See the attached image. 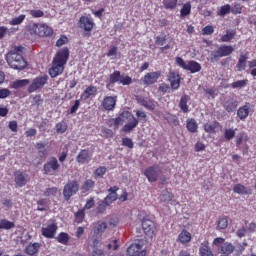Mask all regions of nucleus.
<instances>
[{"instance_id": "nucleus-1", "label": "nucleus", "mask_w": 256, "mask_h": 256, "mask_svg": "<svg viewBox=\"0 0 256 256\" xmlns=\"http://www.w3.org/2000/svg\"><path fill=\"white\" fill-rule=\"evenodd\" d=\"M122 117H126L128 121V123L122 128L124 133H131V131H133V129H135L139 123H147V113H145L143 110L136 111L137 118H135V116L129 111L122 112Z\"/></svg>"}, {"instance_id": "nucleus-2", "label": "nucleus", "mask_w": 256, "mask_h": 256, "mask_svg": "<svg viewBox=\"0 0 256 256\" xmlns=\"http://www.w3.org/2000/svg\"><path fill=\"white\" fill-rule=\"evenodd\" d=\"M144 175L148 179L149 183H157V181H161V185H165L167 182V178L162 176L163 170L160 165L154 164L152 166L147 167L144 170Z\"/></svg>"}, {"instance_id": "nucleus-3", "label": "nucleus", "mask_w": 256, "mask_h": 256, "mask_svg": "<svg viewBox=\"0 0 256 256\" xmlns=\"http://www.w3.org/2000/svg\"><path fill=\"white\" fill-rule=\"evenodd\" d=\"M6 61L11 69H15L17 71H22L27 67V60L20 53L9 51L6 54Z\"/></svg>"}, {"instance_id": "nucleus-4", "label": "nucleus", "mask_w": 256, "mask_h": 256, "mask_svg": "<svg viewBox=\"0 0 256 256\" xmlns=\"http://www.w3.org/2000/svg\"><path fill=\"white\" fill-rule=\"evenodd\" d=\"M27 31L30 35L37 37H51L53 35V28L43 23H32L27 26Z\"/></svg>"}, {"instance_id": "nucleus-5", "label": "nucleus", "mask_w": 256, "mask_h": 256, "mask_svg": "<svg viewBox=\"0 0 256 256\" xmlns=\"http://www.w3.org/2000/svg\"><path fill=\"white\" fill-rule=\"evenodd\" d=\"M115 83H119L120 85H131L133 83V79L131 76L121 75V71L115 70L112 74L109 75L108 80L106 81L107 89H111L115 85Z\"/></svg>"}, {"instance_id": "nucleus-6", "label": "nucleus", "mask_w": 256, "mask_h": 256, "mask_svg": "<svg viewBox=\"0 0 256 256\" xmlns=\"http://www.w3.org/2000/svg\"><path fill=\"white\" fill-rule=\"evenodd\" d=\"M175 63L178 67H181V69H184V71H189L190 73H199L201 71V64L195 60H190L188 62H185L183 58L177 56L175 58Z\"/></svg>"}, {"instance_id": "nucleus-7", "label": "nucleus", "mask_w": 256, "mask_h": 256, "mask_svg": "<svg viewBox=\"0 0 256 256\" xmlns=\"http://www.w3.org/2000/svg\"><path fill=\"white\" fill-rule=\"evenodd\" d=\"M80 29L84 30V37H91V31L95 29V21L93 18L87 16H81L78 21Z\"/></svg>"}, {"instance_id": "nucleus-8", "label": "nucleus", "mask_w": 256, "mask_h": 256, "mask_svg": "<svg viewBox=\"0 0 256 256\" xmlns=\"http://www.w3.org/2000/svg\"><path fill=\"white\" fill-rule=\"evenodd\" d=\"M79 191V182L76 180H69L63 188V196L65 201H69L73 195Z\"/></svg>"}, {"instance_id": "nucleus-9", "label": "nucleus", "mask_w": 256, "mask_h": 256, "mask_svg": "<svg viewBox=\"0 0 256 256\" xmlns=\"http://www.w3.org/2000/svg\"><path fill=\"white\" fill-rule=\"evenodd\" d=\"M61 169V164L56 157H51L43 166L44 175H55L57 170Z\"/></svg>"}, {"instance_id": "nucleus-10", "label": "nucleus", "mask_w": 256, "mask_h": 256, "mask_svg": "<svg viewBox=\"0 0 256 256\" xmlns=\"http://www.w3.org/2000/svg\"><path fill=\"white\" fill-rule=\"evenodd\" d=\"M142 229L145 235L150 237V239H153V237L157 235V224H155L151 219L143 218Z\"/></svg>"}, {"instance_id": "nucleus-11", "label": "nucleus", "mask_w": 256, "mask_h": 256, "mask_svg": "<svg viewBox=\"0 0 256 256\" xmlns=\"http://www.w3.org/2000/svg\"><path fill=\"white\" fill-rule=\"evenodd\" d=\"M49 81V76L43 75L36 77L28 87V93H35L38 89H43Z\"/></svg>"}, {"instance_id": "nucleus-12", "label": "nucleus", "mask_w": 256, "mask_h": 256, "mask_svg": "<svg viewBox=\"0 0 256 256\" xmlns=\"http://www.w3.org/2000/svg\"><path fill=\"white\" fill-rule=\"evenodd\" d=\"M69 48L64 47L58 50L53 58L54 63H58L60 65H67V61H69Z\"/></svg>"}, {"instance_id": "nucleus-13", "label": "nucleus", "mask_w": 256, "mask_h": 256, "mask_svg": "<svg viewBox=\"0 0 256 256\" xmlns=\"http://www.w3.org/2000/svg\"><path fill=\"white\" fill-rule=\"evenodd\" d=\"M57 229H59L57 223L53 221L51 223H48L46 226L42 227L41 234L46 239H54L55 235L57 234Z\"/></svg>"}, {"instance_id": "nucleus-14", "label": "nucleus", "mask_w": 256, "mask_h": 256, "mask_svg": "<svg viewBox=\"0 0 256 256\" xmlns=\"http://www.w3.org/2000/svg\"><path fill=\"white\" fill-rule=\"evenodd\" d=\"M128 256H145L147 255V250L143 249V245L139 243H133L127 248Z\"/></svg>"}, {"instance_id": "nucleus-15", "label": "nucleus", "mask_w": 256, "mask_h": 256, "mask_svg": "<svg viewBox=\"0 0 256 256\" xmlns=\"http://www.w3.org/2000/svg\"><path fill=\"white\" fill-rule=\"evenodd\" d=\"M167 79L170 83L171 89H174V91H177V89L181 87V75H179L178 72L170 71L167 75Z\"/></svg>"}, {"instance_id": "nucleus-16", "label": "nucleus", "mask_w": 256, "mask_h": 256, "mask_svg": "<svg viewBox=\"0 0 256 256\" xmlns=\"http://www.w3.org/2000/svg\"><path fill=\"white\" fill-rule=\"evenodd\" d=\"M159 77H161V72H149L141 78V81L143 82V85L149 87V85H155L159 80Z\"/></svg>"}, {"instance_id": "nucleus-17", "label": "nucleus", "mask_w": 256, "mask_h": 256, "mask_svg": "<svg viewBox=\"0 0 256 256\" xmlns=\"http://www.w3.org/2000/svg\"><path fill=\"white\" fill-rule=\"evenodd\" d=\"M117 105V96L104 97L101 106L105 111H114Z\"/></svg>"}, {"instance_id": "nucleus-18", "label": "nucleus", "mask_w": 256, "mask_h": 256, "mask_svg": "<svg viewBox=\"0 0 256 256\" xmlns=\"http://www.w3.org/2000/svg\"><path fill=\"white\" fill-rule=\"evenodd\" d=\"M28 178L29 175L21 170L14 172V181L16 183V187H25L27 185Z\"/></svg>"}, {"instance_id": "nucleus-19", "label": "nucleus", "mask_w": 256, "mask_h": 256, "mask_svg": "<svg viewBox=\"0 0 256 256\" xmlns=\"http://www.w3.org/2000/svg\"><path fill=\"white\" fill-rule=\"evenodd\" d=\"M92 157H93V152H91L87 149H83L77 155L76 161L80 165H85L86 163H89L91 161Z\"/></svg>"}, {"instance_id": "nucleus-20", "label": "nucleus", "mask_w": 256, "mask_h": 256, "mask_svg": "<svg viewBox=\"0 0 256 256\" xmlns=\"http://www.w3.org/2000/svg\"><path fill=\"white\" fill-rule=\"evenodd\" d=\"M123 119H127V117L123 116V113H121L117 118H108L106 120V125L114 131H117L119 125H123Z\"/></svg>"}, {"instance_id": "nucleus-21", "label": "nucleus", "mask_w": 256, "mask_h": 256, "mask_svg": "<svg viewBox=\"0 0 256 256\" xmlns=\"http://www.w3.org/2000/svg\"><path fill=\"white\" fill-rule=\"evenodd\" d=\"M63 71H65V66H63V64L52 61V67L48 70V73L52 79H55V77L62 75Z\"/></svg>"}, {"instance_id": "nucleus-22", "label": "nucleus", "mask_w": 256, "mask_h": 256, "mask_svg": "<svg viewBox=\"0 0 256 256\" xmlns=\"http://www.w3.org/2000/svg\"><path fill=\"white\" fill-rule=\"evenodd\" d=\"M119 191V186H113L108 189V195L104 198L110 205H113L117 199H119V195L117 194Z\"/></svg>"}, {"instance_id": "nucleus-23", "label": "nucleus", "mask_w": 256, "mask_h": 256, "mask_svg": "<svg viewBox=\"0 0 256 256\" xmlns=\"http://www.w3.org/2000/svg\"><path fill=\"white\" fill-rule=\"evenodd\" d=\"M191 239H193L191 233L183 229L181 233L178 235L177 242L181 243L182 245H189V243H191Z\"/></svg>"}, {"instance_id": "nucleus-24", "label": "nucleus", "mask_w": 256, "mask_h": 256, "mask_svg": "<svg viewBox=\"0 0 256 256\" xmlns=\"http://www.w3.org/2000/svg\"><path fill=\"white\" fill-rule=\"evenodd\" d=\"M42 245L39 242H34V243H30L26 246L25 248V253L26 255H37V253H39V250L41 249Z\"/></svg>"}, {"instance_id": "nucleus-25", "label": "nucleus", "mask_w": 256, "mask_h": 256, "mask_svg": "<svg viewBox=\"0 0 256 256\" xmlns=\"http://www.w3.org/2000/svg\"><path fill=\"white\" fill-rule=\"evenodd\" d=\"M97 95V87L88 86L80 96L81 101H87V99L91 97H95Z\"/></svg>"}, {"instance_id": "nucleus-26", "label": "nucleus", "mask_w": 256, "mask_h": 256, "mask_svg": "<svg viewBox=\"0 0 256 256\" xmlns=\"http://www.w3.org/2000/svg\"><path fill=\"white\" fill-rule=\"evenodd\" d=\"M199 255L200 256H215L213 255V251H211V247L209 246V241L205 240L200 244L199 247Z\"/></svg>"}, {"instance_id": "nucleus-27", "label": "nucleus", "mask_w": 256, "mask_h": 256, "mask_svg": "<svg viewBox=\"0 0 256 256\" xmlns=\"http://www.w3.org/2000/svg\"><path fill=\"white\" fill-rule=\"evenodd\" d=\"M250 111H251V107L249 106V103H246L244 106L240 107L237 110V116L241 121H245V119L249 117Z\"/></svg>"}, {"instance_id": "nucleus-28", "label": "nucleus", "mask_w": 256, "mask_h": 256, "mask_svg": "<svg viewBox=\"0 0 256 256\" xmlns=\"http://www.w3.org/2000/svg\"><path fill=\"white\" fill-rule=\"evenodd\" d=\"M186 129L189 131V133H197L199 129V124L197 123V120L195 118H188L186 120Z\"/></svg>"}, {"instance_id": "nucleus-29", "label": "nucleus", "mask_w": 256, "mask_h": 256, "mask_svg": "<svg viewBox=\"0 0 256 256\" xmlns=\"http://www.w3.org/2000/svg\"><path fill=\"white\" fill-rule=\"evenodd\" d=\"M249 59V53L241 54L238 63L236 65V68L238 71H245L247 67V60Z\"/></svg>"}, {"instance_id": "nucleus-30", "label": "nucleus", "mask_w": 256, "mask_h": 256, "mask_svg": "<svg viewBox=\"0 0 256 256\" xmlns=\"http://www.w3.org/2000/svg\"><path fill=\"white\" fill-rule=\"evenodd\" d=\"M237 105H238L237 100L230 98L224 102L223 107L225 111H227L228 113H233V111L237 109Z\"/></svg>"}, {"instance_id": "nucleus-31", "label": "nucleus", "mask_w": 256, "mask_h": 256, "mask_svg": "<svg viewBox=\"0 0 256 256\" xmlns=\"http://www.w3.org/2000/svg\"><path fill=\"white\" fill-rule=\"evenodd\" d=\"M220 252L222 255H232L235 252V247L231 244V242H225L223 245L220 246Z\"/></svg>"}, {"instance_id": "nucleus-32", "label": "nucleus", "mask_w": 256, "mask_h": 256, "mask_svg": "<svg viewBox=\"0 0 256 256\" xmlns=\"http://www.w3.org/2000/svg\"><path fill=\"white\" fill-rule=\"evenodd\" d=\"M217 129H221V124L217 121L204 124V131L206 133H217Z\"/></svg>"}, {"instance_id": "nucleus-33", "label": "nucleus", "mask_w": 256, "mask_h": 256, "mask_svg": "<svg viewBox=\"0 0 256 256\" xmlns=\"http://www.w3.org/2000/svg\"><path fill=\"white\" fill-rule=\"evenodd\" d=\"M235 35H237V30H227L226 34L221 36L220 41L221 43H229L235 39Z\"/></svg>"}, {"instance_id": "nucleus-34", "label": "nucleus", "mask_w": 256, "mask_h": 256, "mask_svg": "<svg viewBox=\"0 0 256 256\" xmlns=\"http://www.w3.org/2000/svg\"><path fill=\"white\" fill-rule=\"evenodd\" d=\"M137 101H138V103H140L142 105V107H145L146 109H149L150 111H155V104L150 99L140 97L137 99Z\"/></svg>"}, {"instance_id": "nucleus-35", "label": "nucleus", "mask_w": 256, "mask_h": 256, "mask_svg": "<svg viewBox=\"0 0 256 256\" xmlns=\"http://www.w3.org/2000/svg\"><path fill=\"white\" fill-rule=\"evenodd\" d=\"M229 227V218L227 216L219 217L217 220V231H223Z\"/></svg>"}, {"instance_id": "nucleus-36", "label": "nucleus", "mask_w": 256, "mask_h": 256, "mask_svg": "<svg viewBox=\"0 0 256 256\" xmlns=\"http://www.w3.org/2000/svg\"><path fill=\"white\" fill-rule=\"evenodd\" d=\"M233 191L238 195H251V190L247 189L245 186H243V184L234 185Z\"/></svg>"}, {"instance_id": "nucleus-37", "label": "nucleus", "mask_w": 256, "mask_h": 256, "mask_svg": "<svg viewBox=\"0 0 256 256\" xmlns=\"http://www.w3.org/2000/svg\"><path fill=\"white\" fill-rule=\"evenodd\" d=\"M218 49H219L222 57H229V55H231L233 53V51H235L233 46H229V45H222Z\"/></svg>"}, {"instance_id": "nucleus-38", "label": "nucleus", "mask_w": 256, "mask_h": 256, "mask_svg": "<svg viewBox=\"0 0 256 256\" xmlns=\"http://www.w3.org/2000/svg\"><path fill=\"white\" fill-rule=\"evenodd\" d=\"M4 229L6 231H9L11 229H15V222H11L7 219H1L0 220V230Z\"/></svg>"}, {"instance_id": "nucleus-39", "label": "nucleus", "mask_w": 256, "mask_h": 256, "mask_svg": "<svg viewBox=\"0 0 256 256\" xmlns=\"http://www.w3.org/2000/svg\"><path fill=\"white\" fill-rule=\"evenodd\" d=\"M188 15H191V2L183 4L180 10L181 19H185V17H187Z\"/></svg>"}, {"instance_id": "nucleus-40", "label": "nucleus", "mask_w": 256, "mask_h": 256, "mask_svg": "<svg viewBox=\"0 0 256 256\" xmlns=\"http://www.w3.org/2000/svg\"><path fill=\"white\" fill-rule=\"evenodd\" d=\"M189 101V96L183 95L180 99L179 107L183 113H189V106L187 102Z\"/></svg>"}, {"instance_id": "nucleus-41", "label": "nucleus", "mask_w": 256, "mask_h": 256, "mask_svg": "<svg viewBox=\"0 0 256 256\" xmlns=\"http://www.w3.org/2000/svg\"><path fill=\"white\" fill-rule=\"evenodd\" d=\"M232 15H241L243 13V5L239 2H235L230 6Z\"/></svg>"}, {"instance_id": "nucleus-42", "label": "nucleus", "mask_w": 256, "mask_h": 256, "mask_svg": "<svg viewBox=\"0 0 256 256\" xmlns=\"http://www.w3.org/2000/svg\"><path fill=\"white\" fill-rule=\"evenodd\" d=\"M56 241L62 245H68L69 243V234L67 232H60L56 237Z\"/></svg>"}, {"instance_id": "nucleus-43", "label": "nucleus", "mask_w": 256, "mask_h": 256, "mask_svg": "<svg viewBox=\"0 0 256 256\" xmlns=\"http://www.w3.org/2000/svg\"><path fill=\"white\" fill-rule=\"evenodd\" d=\"M29 83V79L16 80L12 83V89H21V87H27Z\"/></svg>"}, {"instance_id": "nucleus-44", "label": "nucleus", "mask_w": 256, "mask_h": 256, "mask_svg": "<svg viewBox=\"0 0 256 256\" xmlns=\"http://www.w3.org/2000/svg\"><path fill=\"white\" fill-rule=\"evenodd\" d=\"M162 3L165 9H169L170 11H173V9L177 8V3H179V0H163Z\"/></svg>"}, {"instance_id": "nucleus-45", "label": "nucleus", "mask_w": 256, "mask_h": 256, "mask_svg": "<svg viewBox=\"0 0 256 256\" xmlns=\"http://www.w3.org/2000/svg\"><path fill=\"white\" fill-rule=\"evenodd\" d=\"M28 13L33 19H41V17H45V12L41 9L28 10Z\"/></svg>"}, {"instance_id": "nucleus-46", "label": "nucleus", "mask_w": 256, "mask_h": 256, "mask_svg": "<svg viewBox=\"0 0 256 256\" xmlns=\"http://www.w3.org/2000/svg\"><path fill=\"white\" fill-rule=\"evenodd\" d=\"M95 187V181L92 179H87L83 184H82V191L83 193H87V191H91Z\"/></svg>"}, {"instance_id": "nucleus-47", "label": "nucleus", "mask_w": 256, "mask_h": 256, "mask_svg": "<svg viewBox=\"0 0 256 256\" xmlns=\"http://www.w3.org/2000/svg\"><path fill=\"white\" fill-rule=\"evenodd\" d=\"M107 173V168L105 166H100L94 171L95 179H103L104 175Z\"/></svg>"}, {"instance_id": "nucleus-48", "label": "nucleus", "mask_w": 256, "mask_h": 256, "mask_svg": "<svg viewBox=\"0 0 256 256\" xmlns=\"http://www.w3.org/2000/svg\"><path fill=\"white\" fill-rule=\"evenodd\" d=\"M248 83H249V80L247 79L237 80L231 84V87L232 89H241L243 87H247Z\"/></svg>"}, {"instance_id": "nucleus-49", "label": "nucleus", "mask_w": 256, "mask_h": 256, "mask_svg": "<svg viewBox=\"0 0 256 256\" xmlns=\"http://www.w3.org/2000/svg\"><path fill=\"white\" fill-rule=\"evenodd\" d=\"M110 203H108L107 200L104 199V201L100 202L96 208L97 213L103 214L105 211H107V208L110 207Z\"/></svg>"}, {"instance_id": "nucleus-50", "label": "nucleus", "mask_w": 256, "mask_h": 256, "mask_svg": "<svg viewBox=\"0 0 256 256\" xmlns=\"http://www.w3.org/2000/svg\"><path fill=\"white\" fill-rule=\"evenodd\" d=\"M47 144L43 143V142H37L36 143V148L38 149V154L40 157H45V155H47L48 151L47 149H45Z\"/></svg>"}, {"instance_id": "nucleus-51", "label": "nucleus", "mask_w": 256, "mask_h": 256, "mask_svg": "<svg viewBox=\"0 0 256 256\" xmlns=\"http://www.w3.org/2000/svg\"><path fill=\"white\" fill-rule=\"evenodd\" d=\"M165 43H167V35L165 33L155 37V44L158 45V47H163Z\"/></svg>"}, {"instance_id": "nucleus-52", "label": "nucleus", "mask_w": 256, "mask_h": 256, "mask_svg": "<svg viewBox=\"0 0 256 256\" xmlns=\"http://www.w3.org/2000/svg\"><path fill=\"white\" fill-rule=\"evenodd\" d=\"M55 129H56V133H65V131H67L68 129V125H67V122L65 121H61V122H58L55 126Z\"/></svg>"}, {"instance_id": "nucleus-53", "label": "nucleus", "mask_w": 256, "mask_h": 256, "mask_svg": "<svg viewBox=\"0 0 256 256\" xmlns=\"http://www.w3.org/2000/svg\"><path fill=\"white\" fill-rule=\"evenodd\" d=\"M165 121H167V123H169V125H179V119H177V117H175V115L172 114H167L164 116Z\"/></svg>"}, {"instance_id": "nucleus-54", "label": "nucleus", "mask_w": 256, "mask_h": 256, "mask_svg": "<svg viewBox=\"0 0 256 256\" xmlns=\"http://www.w3.org/2000/svg\"><path fill=\"white\" fill-rule=\"evenodd\" d=\"M25 14H21L18 17L12 18L9 21V25H21L25 21Z\"/></svg>"}, {"instance_id": "nucleus-55", "label": "nucleus", "mask_w": 256, "mask_h": 256, "mask_svg": "<svg viewBox=\"0 0 256 256\" xmlns=\"http://www.w3.org/2000/svg\"><path fill=\"white\" fill-rule=\"evenodd\" d=\"M221 57H223V55L221 54V50H219V48L215 51H213L210 55V61L212 63H215L217 61H219V59H221Z\"/></svg>"}, {"instance_id": "nucleus-56", "label": "nucleus", "mask_w": 256, "mask_h": 256, "mask_svg": "<svg viewBox=\"0 0 256 256\" xmlns=\"http://www.w3.org/2000/svg\"><path fill=\"white\" fill-rule=\"evenodd\" d=\"M105 229H107V222H98L95 226V233L101 235V233H104Z\"/></svg>"}, {"instance_id": "nucleus-57", "label": "nucleus", "mask_w": 256, "mask_h": 256, "mask_svg": "<svg viewBox=\"0 0 256 256\" xmlns=\"http://www.w3.org/2000/svg\"><path fill=\"white\" fill-rule=\"evenodd\" d=\"M37 211H47V199L41 198L37 201Z\"/></svg>"}, {"instance_id": "nucleus-58", "label": "nucleus", "mask_w": 256, "mask_h": 256, "mask_svg": "<svg viewBox=\"0 0 256 256\" xmlns=\"http://www.w3.org/2000/svg\"><path fill=\"white\" fill-rule=\"evenodd\" d=\"M234 137H235V129L233 128L225 129L224 138L226 139V141H231V139H233Z\"/></svg>"}, {"instance_id": "nucleus-59", "label": "nucleus", "mask_w": 256, "mask_h": 256, "mask_svg": "<svg viewBox=\"0 0 256 256\" xmlns=\"http://www.w3.org/2000/svg\"><path fill=\"white\" fill-rule=\"evenodd\" d=\"M57 191V187L47 188L44 191L43 195L44 197H55V195H57Z\"/></svg>"}, {"instance_id": "nucleus-60", "label": "nucleus", "mask_w": 256, "mask_h": 256, "mask_svg": "<svg viewBox=\"0 0 256 256\" xmlns=\"http://www.w3.org/2000/svg\"><path fill=\"white\" fill-rule=\"evenodd\" d=\"M228 13H231V5L226 4L222 7H220V10L218 12V15H220L221 17L228 15Z\"/></svg>"}, {"instance_id": "nucleus-61", "label": "nucleus", "mask_w": 256, "mask_h": 256, "mask_svg": "<svg viewBox=\"0 0 256 256\" xmlns=\"http://www.w3.org/2000/svg\"><path fill=\"white\" fill-rule=\"evenodd\" d=\"M122 145L123 147H127L128 149H133L135 147V144L133 143V140L131 138H122Z\"/></svg>"}, {"instance_id": "nucleus-62", "label": "nucleus", "mask_w": 256, "mask_h": 256, "mask_svg": "<svg viewBox=\"0 0 256 256\" xmlns=\"http://www.w3.org/2000/svg\"><path fill=\"white\" fill-rule=\"evenodd\" d=\"M67 43H69V38H67L65 35H61L56 41V47H63V45H67Z\"/></svg>"}, {"instance_id": "nucleus-63", "label": "nucleus", "mask_w": 256, "mask_h": 256, "mask_svg": "<svg viewBox=\"0 0 256 256\" xmlns=\"http://www.w3.org/2000/svg\"><path fill=\"white\" fill-rule=\"evenodd\" d=\"M215 28L212 25H207L202 29V35H213Z\"/></svg>"}, {"instance_id": "nucleus-64", "label": "nucleus", "mask_w": 256, "mask_h": 256, "mask_svg": "<svg viewBox=\"0 0 256 256\" xmlns=\"http://www.w3.org/2000/svg\"><path fill=\"white\" fill-rule=\"evenodd\" d=\"M225 243V238L223 237H217L213 240V245H215V247H218V249H221V245H223Z\"/></svg>"}]
</instances>
